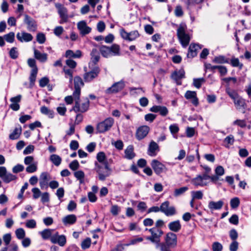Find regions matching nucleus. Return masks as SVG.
<instances>
[{
    "label": "nucleus",
    "mask_w": 251,
    "mask_h": 251,
    "mask_svg": "<svg viewBox=\"0 0 251 251\" xmlns=\"http://www.w3.org/2000/svg\"><path fill=\"white\" fill-rule=\"evenodd\" d=\"M34 55L35 58L40 62H45L47 60V54L42 53L36 49H34Z\"/></svg>",
    "instance_id": "obj_29"
},
{
    "label": "nucleus",
    "mask_w": 251,
    "mask_h": 251,
    "mask_svg": "<svg viewBox=\"0 0 251 251\" xmlns=\"http://www.w3.org/2000/svg\"><path fill=\"white\" fill-rule=\"evenodd\" d=\"M49 82V79L47 77L41 78L39 80V85L41 87H45Z\"/></svg>",
    "instance_id": "obj_62"
},
{
    "label": "nucleus",
    "mask_w": 251,
    "mask_h": 251,
    "mask_svg": "<svg viewBox=\"0 0 251 251\" xmlns=\"http://www.w3.org/2000/svg\"><path fill=\"white\" fill-rule=\"evenodd\" d=\"M233 102L236 109L238 110L245 109L246 107L245 100L240 96L235 100Z\"/></svg>",
    "instance_id": "obj_25"
},
{
    "label": "nucleus",
    "mask_w": 251,
    "mask_h": 251,
    "mask_svg": "<svg viewBox=\"0 0 251 251\" xmlns=\"http://www.w3.org/2000/svg\"><path fill=\"white\" fill-rule=\"evenodd\" d=\"M56 7L58 8V12L61 18L59 23L62 24L66 23L68 20V10L67 8L60 4H56Z\"/></svg>",
    "instance_id": "obj_12"
},
{
    "label": "nucleus",
    "mask_w": 251,
    "mask_h": 251,
    "mask_svg": "<svg viewBox=\"0 0 251 251\" xmlns=\"http://www.w3.org/2000/svg\"><path fill=\"white\" fill-rule=\"evenodd\" d=\"M240 200L238 198H234L230 201V206L232 208H236L239 205Z\"/></svg>",
    "instance_id": "obj_53"
},
{
    "label": "nucleus",
    "mask_w": 251,
    "mask_h": 251,
    "mask_svg": "<svg viewBox=\"0 0 251 251\" xmlns=\"http://www.w3.org/2000/svg\"><path fill=\"white\" fill-rule=\"evenodd\" d=\"M159 151V147L157 144L153 141H151L149 146L148 154L151 156H155L157 152Z\"/></svg>",
    "instance_id": "obj_21"
},
{
    "label": "nucleus",
    "mask_w": 251,
    "mask_h": 251,
    "mask_svg": "<svg viewBox=\"0 0 251 251\" xmlns=\"http://www.w3.org/2000/svg\"><path fill=\"white\" fill-rule=\"evenodd\" d=\"M51 179L50 174L47 172H43L41 174L39 177V184L41 189L47 187L49 181Z\"/></svg>",
    "instance_id": "obj_18"
},
{
    "label": "nucleus",
    "mask_w": 251,
    "mask_h": 251,
    "mask_svg": "<svg viewBox=\"0 0 251 251\" xmlns=\"http://www.w3.org/2000/svg\"><path fill=\"white\" fill-rule=\"evenodd\" d=\"M84 85V83L82 79L80 76H75L74 78V86L75 90L73 92V95H80L81 93V86Z\"/></svg>",
    "instance_id": "obj_17"
},
{
    "label": "nucleus",
    "mask_w": 251,
    "mask_h": 251,
    "mask_svg": "<svg viewBox=\"0 0 251 251\" xmlns=\"http://www.w3.org/2000/svg\"><path fill=\"white\" fill-rule=\"evenodd\" d=\"M193 183L195 186H203L204 184L203 183V180L201 175L198 176L196 177L192 180Z\"/></svg>",
    "instance_id": "obj_42"
},
{
    "label": "nucleus",
    "mask_w": 251,
    "mask_h": 251,
    "mask_svg": "<svg viewBox=\"0 0 251 251\" xmlns=\"http://www.w3.org/2000/svg\"><path fill=\"white\" fill-rule=\"evenodd\" d=\"M51 242L53 244H58L59 246L63 247L66 243V238L65 235H59L56 232L52 236Z\"/></svg>",
    "instance_id": "obj_14"
},
{
    "label": "nucleus",
    "mask_w": 251,
    "mask_h": 251,
    "mask_svg": "<svg viewBox=\"0 0 251 251\" xmlns=\"http://www.w3.org/2000/svg\"><path fill=\"white\" fill-rule=\"evenodd\" d=\"M114 124L112 118H106L103 121L99 123L97 126V131L99 133H104L109 130Z\"/></svg>",
    "instance_id": "obj_6"
},
{
    "label": "nucleus",
    "mask_w": 251,
    "mask_h": 251,
    "mask_svg": "<svg viewBox=\"0 0 251 251\" xmlns=\"http://www.w3.org/2000/svg\"><path fill=\"white\" fill-rule=\"evenodd\" d=\"M17 176L11 173H6L4 177L2 178L3 181L6 183H9L11 181L15 180L17 179Z\"/></svg>",
    "instance_id": "obj_39"
},
{
    "label": "nucleus",
    "mask_w": 251,
    "mask_h": 251,
    "mask_svg": "<svg viewBox=\"0 0 251 251\" xmlns=\"http://www.w3.org/2000/svg\"><path fill=\"white\" fill-rule=\"evenodd\" d=\"M223 246L219 242H215L213 243L212 250L213 251H222Z\"/></svg>",
    "instance_id": "obj_58"
},
{
    "label": "nucleus",
    "mask_w": 251,
    "mask_h": 251,
    "mask_svg": "<svg viewBox=\"0 0 251 251\" xmlns=\"http://www.w3.org/2000/svg\"><path fill=\"white\" fill-rule=\"evenodd\" d=\"M212 62L213 63L218 64L228 63V59L226 58L223 55H219L218 56L215 57L212 60Z\"/></svg>",
    "instance_id": "obj_36"
},
{
    "label": "nucleus",
    "mask_w": 251,
    "mask_h": 251,
    "mask_svg": "<svg viewBox=\"0 0 251 251\" xmlns=\"http://www.w3.org/2000/svg\"><path fill=\"white\" fill-rule=\"evenodd\" d=\"M22 131V127L19 125L18 127H15L13 132L9 134V138L12 140L18 139L21 135Z\"/></svg>",
    "instance_id": "obj_26"
},
{
    "label": "nucleus",
    "mask_w": 251,
    "mask_h": 251,
    "mask_svg": "<svg viewBox=\"0 0 251 251\" xmlns=\"http://www.w3.org/2000/svg\"><path fill=\"white\" fill-rule=\"evenodd\" d=\"M77 28L79 30L82 35H85L89 33L91 31V28L87 25L85 21H80L77 24Z\"/></svg>",
    "instance_id": "obj_22"
},
{
    "label": "nucleus",
    "mask_w": 251,
    "mask_h": 251,
    "mask_svg": "<svg viewBox=\"0 0 251 251\" xmlns=\"http://www.w3.org/2000/svg\"><path fill=\"white\" fill-rule=\"evenodd\" d=\"M233 124L242 128L245 127L247 126L246 122L244 120H236L233 122Z\"/></svg>",
    "instance_id": "obj_59"
},
{
    "label": "nucleus",
    "mask_w": 251,
    "mask_h": 251,
    "mask_svg": "<svg viewBox=\"0 0 251 251\" xmlns=\"http://www.w3.org/2000/svg\"><path fill=\"white\" fill-rule=\"evenodd\" d=\"M24 22L27 25V29L30 31H35L37 29L36 21L28 15H25Z\"/></svg>",
    "instance_id": "obj_16"
},
{
    "label": "nucleus",
    "mask_w": 251,
    "mask_h": 251,
    "mask_svg": "<svg viewBox=\"0 0 251 251\" xmlns=\"http://www.w3.org/2000/svg\"><path fill=\"white\" fill-rule=\"evenodd\" d=\"M139 36V34L138 31H133L129 32V38L128 41H131L135 40Z\"/></svg>",
    "instance_id": "obj_54"
},
{
    "label": "nucleus",
    "mask_w": 251,
    "mask_h": 251,
    "mask_svg": "<svg viewBox=\"0 0 251 251\" xmlns=\"http://www.w3.org/2000/svg\"><path fill=\"white\" fill-rule=\"evenodd\" d=\"M100 71V68L98 66H95L89 72L85 73L83 75V78L85 81L90 82L94 78L97 77Z\"/></svg>",
    "instance_id": "obj_9"
},
{
    "label": "nucleus",
    "mask_w": 251,
    "mask_h": 251,
    "mask_svg": "<svg viewBox=\"0 0 251 251\" xmlns=\"http://www.w3.org/2000/svg\"><path fill=\"white\" fill-rule=\"evenodd\" d=\"M186 26L180 25L177 29V36L183 47L186 48L189 44L190 37L185 33Z\"/></svg>",
    "instance_id": "obj_5"
},
{
    "label": "nucleus",
    "mask_w": 251,
    "mask_h": 251,
    "mask_svg": "<svg viewBox=\"0 0 251 251\" xmlns=\"http://www.w3.org/2000/svg\"><path fill=\"white\" fill-rule=\"evenodd\" d=\"M169 229L174 232H178L181 228V225L179 220L170 222L168 224Z\"/></svg>",
    "instance_id": "obj_27"
},
{
    "label": "nucleus",
    "mask_w": 251,
    "mask_h": 251,
    "mask_svg": "<svg viewBox=\"0 0 251 251\" xmlns=\"http://www.w3.org/2000/svg\"><path fill=\"white\" fill-rule=\"evenodd\" d=\"M192 196L193 199L201 200L203 197V193L201 191H192Z\"/></svg>",
    "instance_id": "obj_49"
},
{
    "label": "nucleus",
    "mask_w": 251,
    "mask_h": 251,
    "mask_svg": "<svg viewBox=\"0 0 251 251\" xmlns=\"http://www.w3.org/2000/svg\"><path fill=\"white\" fill-rule=\"evenodd\" d=\"M149 131L150 127L147 126H143L139 127L136 131V138L138 140L143 139L147 135Z\"/></svg>",
    "instance_id": "obj_15"
},
{
    "label": "nucleus",
    "mask_w": 251,
    "mask_h": 251,
    "mask_svg": "<svg viewBox=\"0 0 251 251\" xmlns=\"http://www.w3.org/2000/svg\"><path fill=\"white\" fill-rule=\"evenodd\" d=\"M65 55L66 57L80 58L82 53L80 50H77L75 52H74L72 50H67L66 51Z\"/></svg>",
    "instance_id": "obj_34"
},
{
    "label": "nucleus",
    "mask_w": 251,
    "mask_h": 251,
    "mask_svg": "<svg viewBox=\"0 0 251 251\" xmlns=\"http://www.w3.org/2000/svg\"><path fill=\"white\" fill-rule=\"evenodd\" d=\"M79 164L77 160H75L71 162L69 164L70 168L73 170L75 171L78 169Z\"/></svg>",
    "instance_id": "obj_56"
},
{
    "label": "nucleus",
    "mask_w": 251,
    "mask_h": 251,
    "mask_svg": "<svg viewBox=\"0 0 251 251\" xmlns=\"http://www.w3.org/2000/svg\"><path fill=\"white\" fill-rule=\"evenodd\" d=\"M91 61L96 65L99 61L100 58L99 53L96 49H93L91 52Z\"/></svg>",
    "instance_id": "obj_33"
},
{
    "label": "nucleus",
    "mask_w": 251,
    "mask_h": 251,
    "mask_svg": "<svg viewBox=\"0 0 251 251\" xmlns=\"http://www.w3.org/2000/svg\"><path fill=\"white\" fill-rule=\"evenodd\" d=\"M38 73V68H36L35 69H32L30 72V75L29 76V81H30V87H32L35 84V82L36 81V76Z\"/></svg>",
    "instance_id": "obj_31"
},
{
    "label": "nucleus",
    "mask_w": 251,
    "mask_h": 251,
    "mask_svg": "<svg viewBox=\"0 0 251 251\" xmlns=\"http://www.w3.org/2000/svg\"><path fill=\"white\" fill-rule=\"evenodd\" d=\"M91 239L90 238H87L83 240L81 243V248L83 249H86L90 247L91 245Z\"/></svg>",
    "instance_id": "obj_52"
},
{
    "label": "nucleus",
    "mask_w": 251,
    "mask_h": 251,
    "mask_svg": "<svg viewBox=\"0 0 251 251\" xmlns=\"http://www.w3.org/2000/svg\"><path fill=\"white\" fill-rule=\"evenodd\" d=\"M226 92L233 101L240 96L236 91L231 89L229 87L226 88Z\"/></svg>",
    "instance_id": "obj_37"
},
{
    "label": "nucleus",
    "mask_w": 251,
    "mask_h": 251,
    "mask_svg": "<svg viewBox=\"0 0 251 251\" xmlns=\"http://www.w3.org/2000/svg\"><path fill=\"white\" fill-rule=\"evenodd\" d=\"M160 247L161 251H171L170 249L171 247L165 243H160L158 246L156 245V247Z\"/></svg>",
    "instance_id": "obj_60"
},
{
    "label": "nucleus",
    "mask_w": 251,
    "mask_h": 251,
    "mask_svg": "<svg viewBox=\"0 0 251 251\" xmlns=\"http://www.w3.org/2000/svg\"><path fill=\"white\" fill-rule=\"evenodd\" d=\"M5 40L9 43H13L15 39V34L13 32H11L4 36Z\"/></svg>",
    "instance_id": "obj_48"
},
{
    "label": "nucleus",
    "mask_w": 251,
    "mask_h": 251,
    "mask_svg": "<svg viewBox=\"0 0 251 251\" xmlns=\"http://www.w3.org/2000/svg\"><path fill=\"white\" fill-rule=\"evenodd\" d=\"M201 47L199 44H191L188 49L187 57L193 58L196 56L198 50L201 49Z\"/></svg>",
    "instance_id": "obj_20"
},
{
    "label": "nucleus",
    "mask_w": 251,
    "mask_h": 251,
    "mask_svg": "<svg viewBox=\"0 0 251 251\" xmlns=\"http://www.w3.org/2000/svg\"><path fill=\"white\" fill-rule=\"evenodd\" d=\"M170 202L165 201L163 202L160 207V211L163 212L167 216L174 215L176 214V210L174 206H169Z\"/></svg>",
    "instance_id": "obj_8"
},
{
    "label": "nucleus",
    "mask_w": 251,
    "mask_h": 251,
    "mask_svg": "<svg viewBox=\"0 0 251 251\" xmlns=\"http://www.w3.org/2000/svg\"><path fill=\"white\" fill-rule=\"evenodd\" d=\"M9 56L12 59H15L18 58V52L16 47H13L11 48L9 51Z\"/></svg>",
    "instance_id": "obj_51"
},
{
    "label": "nucleus",
    "mask_w": 251,
    "mask_h": 251,
    "mask_svg": "<svg viewBox=\"0 0 251 251\" xmlns=\"http://www.w3.org/2000/svg\"><path fill=\"white\" fill-rule=\"evenodd\" d=\"M15 233L17 238L19 239H24L25 235V231L22 228L17 229L15 231Z\"/></svg>",
    "instance_id": "obj_46"
},
{
    "label": "nucleus",
    "mask_w": 251,
    "mask_h": 251,
    "mask_svg": "<svg viewBox=\"0 0 251 251\" xmlns=\"http://www.w3.org/2000/svg\"><path fill=\"white\" fill-rule=\"evenodd\" d=\"M205 82L204 78H194L193 79V85L198 89L201 87L202 83Z\"/></svg>",
    "instance_id": "obj_41"
},
{
    "label": "nucleus",
    "mask_w": 251,
    "mask_h": 251,
    "mask_svg": "<svg viewBox=\"0 0 251 251\" xmlns=\"http://www.w3.org/2000/svg\"><path fill=\"white\" fill-rule=\"evenodd\" d=\"M37 41L40 44H43L46 41L45 35L43 33H39L36 36Z\"/></svg>",
    "instance_id": "obj_55"
},
{
    "label": "nucleus",
    "mask_w": 251,
    "mask_h": 251,
    "mask_svg": "<svg viewBox=\"0 0 251 251\" xmlns=\"http://www.w3.org/2000/svg\"><path fill=\"white\" fill-rule=\"evenodd\" d=\"M238 233L235 229H232L229 231V236L230 239L233 241H236L238 238Z\"/></svg>",
    "instance_id": "obj_61"
},
{
    "label": "nucleus",
    "mask_w": 251,
    "mask_h": 251,
    "mask_svg": "<svg viewBox=\"0 0 251 251\" xmlns=\"http://www.w3.org/2000/svg\"><path fill=\"white\" fill-rule=\"evenodd\" d=\"M75 101V105L71 110H74L75 113H84L86 112L89 107L90 101L88 98L80 99V95H73Z\"/></svg>",
    "instance_id": "obj_1"
},
{
    "label": "nucleus",
    "mask_w": 251,
    "mask_h": 251,
    "mask_svg": "<svg viewBox=\"0 0 251 251\" xmlns=\"http://www.w3.org/2000/svg\"><path fill=\"white\" fill-rule=\"evenodd\" d=\"M197 96L195 91H187L185 94V97L187 100L192 99Z\"/></svg>",
    "instance_id": "obj_57"
},
{
    "label": "nucleus",
    "mask_w": 251,
    "mask_h": 251,
    "mask_svg": "<svg viewBox=\"0 0 251 251\" xmlns=\"http://www.w3.org/2000/svg\"><path fill=\"white\" fill-rule=\"evenodd\" d=\"M145 230H149L151 233V236H147L146 239L158 246L161 241V237L164 234L163 231L161 229H157L154 227L150 229L146 228Z\"/></svg>",
    "instance_id": "obj_4"
},
{
    "label": "nucleus",
    "mask_w": 251,
    "mask_h": 251,
    "mask_svg": "<svg viewBox=\"0 0 251 251\" xmlns=\"http://www.w3.org/2000/svg\"><path fill=\"white\" fill-rule=\"evenodd\" d=\"M94 170L98 175L99 180L101 181H104L106 177L110 176L112 172L107 161L104 162L103 166L95 162Z\"/></svg>",
    "instance_id": "obj_3"
},
{
    "label": "nucleus",
    "mask_w": 251,
    "mask_h": 251,
    "mask_svg": "<svg viewBox=\"0 0 251 251\" xmlns=\"http://www.w3.org/2000/svg\"><path fill=\"white\" fill-rule=\"evenodd\" d=\"M17 38L22 42L23 41L29 42L33 39V37L30 33L23 32L21 34L20 33H17Z\"/></svg>",
    "instance_id": "obj_23"
},
{
    "label": "nucleus",
    "mask_w": 251,
    "mask_h": 251,
    "mask_svg": "<svg viewBox=\"0 0 251 251\" xmlns=\"http://www.w3.org/2000/svg\"><path fill=\"white\" fill-rule=\"evenodd\" d=\"M224 202L222 201H219L217 202L210 201L208 203V207L211 210H219L223 206Z\"/></svg>",
    "instance_id": "obj_30"
},
{
    "label": "nucleus",
    "mask_w": 251,
    "mask_h": 251,
    "mask_svg": "<svg viewBox=\"0 0 251 251\" xmlns=\"http://www.w3.org/2000/svg\"><path fill=\"white\" fill-rule=\"evenodd\" d=\"M230 64L234 67H239L240 69H242L243 64L240 63L239 60L237 58L233 57L230 60Z\"/></svg>",
    "instance_id": "obj_45"
},
{
    "label": "nucleus",
    "mask_w": 251,
    "mask_h": 251,
    "mask_svg": "<svg viewBox=\"0 0 251 251\" xmlns=\"http://www.w3.org/2000/svg\"><path fill=\"white\" fill-rule=\"evenodd\" d=\"M97 159L100 163H103L104 165V162L106 161L105 153L103 151L99 152L97 155Z\"/></svg>",
    "instance_id": "obj_44"
},
{
    "label": "nucleus",
    "mask_w": 251,
    "mask_h": 251,
    "mask_svg": "<svg viewBox=\"0 0 251 251\" xmlns=\"http://www.w3.org/2000/svg\"><path fill=\"white\" fill-rule=\"evenodd\" d=\"M188 190V188L186 186L182 187L178 189H175L174 191V196L176 197H177L184 193H185L186 191Z\"/></svg>",
    "instance_id": "obj_47"
},
{
    "label": "nucleus",
    "mask_w": 251,
    "mask_h": 251,
    "mask_svg": "<svg viewBox=\"0 0 251 251\" xmlns=\"http://www.w3.org/2000/svg\"><path fill=\"white\" fill-rule=\"evenodd\" d=\"M121 49L119 45L114 44L108 47L102 45L100 48V51L102 56L108 58L111 56H120L121 55Z\"/></svg>",
    "instance_id": "obj_2"
},
{
    "label": "nucleus",
    "mask_w": 251,
    "mask_h": 251,
    "mask_svg": "<svg viewBox=\"0 0 251 251\" xmlns=\"http://www.w3.org/2000/svg\"><path fill=\"white\" fill-rule=\"evenodd\" d=\"M125 86V83L123 81L115 82L111 87L107 88L105 90V93L108 95L117 93L122 90L124 88Z\"/></svg>",
    "instance_id": "obj_10"
},
{
    "label": "nucleus",
    "mask_w": 251,
    "mask_h": 251,
    "mask_svg": "<svg viewBox=\"0 0 251 251\" xmlns=\"http://www.w3.org/2000/svg\"><path fill=\"white\" fill-rule=\"evenodd\" d=\"M50 160L55 166H58L61 163L62 159L58 155L53 154L50 156Z\"/></svg>",
    "instance_id": "obj_35"
},
{
    "label": "nucleus",
    "mask_w": 251,
    "mask_h": 251,
    "mask_svg": "<svg viewBox=\"0 0 251 251\" xmlns=\"http://www.w3.org/2000/svg\"><path fill=\"white\" fill-rule=\"evenodd\" d=\"M175 13L176 17H181L183 16V12L181 6L178 5L176 7Z\"/></svg>",
    "instance_id": "obj_64"
},
{
    "label": "nucleus",
    "mask_w": 251,
    "mask_h": 251,
    "mask_svg": "<svg viewBox=\"0 0 251 251\" xmlns=\"http://www.w3.org/2000/svg\"><path fill=\"white\" fill-rule=\"evenodd\" d=\"M74 176L79 181L80 183H83L85 177L84 173L81 171H77L74 173Z\"/></svg>",
    "instance_id": "obj_40"
},
{
    "label": "nucleus",
    "mask_w": 251,
    "mask_h": 251,
    "mask_svg": "<svg viewBox=\"0 0 251 251\" xmlns=\"http://www.w3.org/2000/svg\"><path fill=\"white\" fill-rule=\"evenodd\" d=\"M76 216L75 215H68L62 219V222L65 226L73 225L76 222Z\"/></svg>",
    "instance_id": "obj_24"
},
{
    "label": "nucleus",
    "mask_w": 251,
    "mask_h": 251,
    "mask_svg": "<svg viewBox=\"0 0 251 251\" xmlns=\"http://www.w3.org/2000/svg\"><path fill=\"white\" fill-rule=\"evenodd\" d=\"M41 112L42 114L48 115L50 118H53L54 117V112L52 110L49 109L45 106L41 107Z\"/></svg>",
    "instance_id": "obj_38"
},
{
    "label": "nucleus",
    "mask_w": 251,
    "mask_h": 251,
    "mask_svg": "<svg viewBox=\"0 0 251 251\" xmlns=\"http://www.w3.org/2000/svg\"><path fill=\"white\" fill-rule=\"evenodd\" d=\"M53 231V229H44L43 231H41L40 232V234L42 237V238L44 240H48L50 239L51 241V238L52 237V232Z\"/></svg>",
    "instance_id": "obj_32"
},
{
    "label": "nucleus",
    "mask_w": 251,
    "mask_h": 251,
    "mask_svg": "<svg viewBox=\"0 0 251 251\" xmlns=\"http://www.w3.org/2000/svg\"><path fill=\"white\" fill-rule=\"evenodd\" d=\"M37 170V162L33 163L26 168V172L28 173H33Z\"/></svg>",
    "instance_id": "obj_43"
},
{
    "label": "nucleus",
    "mask_w": 251,
    "mask_h": 251,
    "mask_svg": "<svg viewBox=\"0 0 251 251\" xmlns=\"http://www.w3.org/2000/svg\"><path fill=\"white\" fill-rule=\"evenodd\" d=\"M224 142L227 144V145H226V147H228L229 145H232L233 144L234 142V136L232 135H229L224 139Z\"/></svg>",
    "instance_id": "obj_50"
},
{
    "label": "nucleus",
    "mask_w": 251,
    "mask_h": 251,
    "mask_svg": "<svg viewBox=\"0 0 251 251\" xmlns=\"http://www.w3.org/2000/svg\"><path fill=\"white\" fill-rule=\"evenodd\" d=\"M185 71L183 68L180 69L178 71H175L171 75V78L174 80L177 85H181L182 82L181 79L185 78Z\"/></svg>",
    "instance_id": "obj_11"
},
{
    "label": "nucleus",
    "mask_w": 251,
    "mask_h": 251,
    "mask_svg": "<svg viewBox=\"0 0 251 251\" xmlns=\"http://www.w3.org/2000/svg\"><path fill=\"white\" fill-rule=\"evenodd\" d=\"M125 157L127 159H132L135 156L134 152V148L132 145H129L125 151Z\"/></svg>",
    "instance_id": "obj_28"
},
{
    "label": "nucleus",
    "mask_w": 251,
    "mask_h": 251,
    "mask_svg": "<svg viewBox=\"0 0 251 251\" xmlns=\"http://www.w3.org/2000/svg\"><path fill=\"white\" fill-rule=\"evenodd\" d=\"M150 111L154 113L158 112L163 117L167 116L169 113L168 109L166 106L161 105H154L150 108Z\"/></svg>",
    "instance_id": "obj_19"
},
{
    "label": "nucleus",
    "mask_w": 251,
    "mask_h": 251,
    "mask_svg": "<svg viewBox=\"0 0 251 251\" xmlns=\"http://www.w3.org/2000/svg\"><path fill=\"white\" fill-rule=\"evenodd\" d=\"M165 243L171 247H175L177 245L176 235L172 232L167 233L165 238Z\"/></svg>",
    "instance_id": "obj_13"
},
{
    "label": "nucleus",
    "mask_w": 251,
    "mask_h": 251,
    "mask_svg": "<svg viewBox=\"0 0 251 251\" xmlns=\"http://www.w3.org/2000/svg\"><path fill=\"white\" fill-rule=\"evenodd\" d=\"M215 172L217 176H222L225 173V170L222 166H218L216 168Z\"/></svg>",
    "instance_id": "obj_63"
},
{
    "label": "nucleus",
    "mask_w": 251,
    "mask_h": 251,
    "mask_svg": "<svg viewBox=\"0 0 251 251\" xmlns=\"http://www.w3.org/2000/svg\"><path fill=\"white\" fill-rule=\"evenodd\" d=\"M151 166L157 175L165 173L167 169L165 165L157 160L153 159L151 163Z\"/></svg>",
    "instance_id": "obj_7"
}]
</instances>
